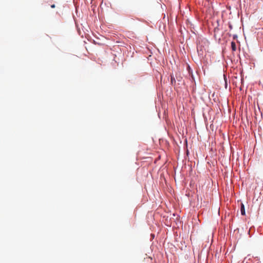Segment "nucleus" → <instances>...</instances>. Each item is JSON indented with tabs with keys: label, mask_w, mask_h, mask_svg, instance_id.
<instances>
[{
	"label": "nucleus",
	"mask_w": 263,
	"mask_h": 263,
	"mask_svg": "<svg viewBox=\"0 0 263 263\" xmlns=\"http://www.w3.org/2000/svg\"><path fill=\"white\" fill-rule=\"evenodd\" d=\"M231 48L233 51H235L236 50V45L234 42H231Z\"/></svg>",
	"instance_id": "obj_1"
},
{
	"label": "nucleus",
	"mask_w": 263,
	"mask_h": 263,
	"mask_svg": "<svg viewBox=\"0 0 263 263\" xmlns=\"http://www.w3.org/2000/svg\"><path fill=\"white\" fill-rule=\"evenodd\" d=\"M240 212H241V215H245V206L242 203H241V205Z\"/></svg>",
	"instance_id": "obj_2"
},
{
	"label": "nucleus",
	"mask_w": 263,
	"mask_h": 263,
	"mask_svg": "<svg viewBox=\"0 0 263 263\" xmlns=\"http://www.w3.org/2000/svg\"><path fill=\"white\" fill-rule=\"evenodd\" d=\"M173 81H174L175 82V80L174 78H173V77L171 78V81H172V83H173Z\"/></svg>",
	"instance_id": "obj_3"
},
{
	"label": "nucleus",
	"mask_w": 263,
	"mask_h": 263,
	"mask_svg": "<svg viewBox=\"0 0 263 263\" xmlns=\"http://www.w3.org/2000/svg\"><path fill=\"white\" fill-rule=\"evenodd\" d=\"M55 5H54V4H53V5H51V7L52 8H55Z\"/></svg>",
	"instance_id": "obj_4"
}]
</instances>
